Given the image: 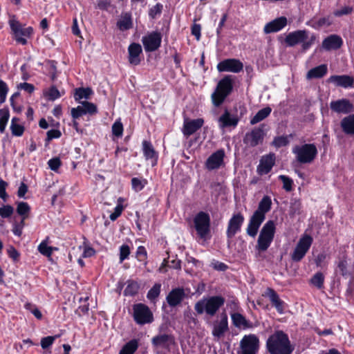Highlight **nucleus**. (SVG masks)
Here are the masks:
<instances>
[{
	"label": "nucleus",
	"instance_id": "45",
	"mask_svg": "<svg viewBox=\"0 0 354 354\" xmlns=\"http://www.w3.org/2000/svg\"><path fill=\"white\" fill-rule=\"evenodd\" d=\"M161 285L160 283H155L153 286L148 291L147 297L149 300L156 299L160 292Z\"/></svg>",
	"mask_w": 354,
	"mask_h": 354
},
{
	"label": "nucleus",
	"instance_id": "35",
	"mask_svg": "<svg viewBox=\"0 0 354 354\" xmlns=\"http://www.w3.org/2000/svg\"><path fill=\"white\" fill-rule=\"evenodd\" d=\"M117 27L122 31L130 29L132 27L131 15L128 12L122 14L120 19L117 21Z\"/></svg>",
	"mask_w": 354,
	"mask_h": 354
},
{
	"label": "nucleus",
	"instance_id": "24",
	"mask_svg": "<svg viewBox=\"0 0 354 354\" xmlns=\"http://www.w3.org/2000/svg\"><path fill=\"white\" fill-rule=\"evenodd\" d=\"M287 24V19L285 17H280L266 24L263 31L266 34L276 32L283 28Z\"/></svg>",
	"mask_w": 354,
	"mask_h": 354
},
{
	"label": "nucleus",
	"instance_id": "10",
	"mask_svg": "<svg viewBox=\"0 0 354 354\" xmlns=\"http://www.w3.org/2000/svg\"><path fill=\"white\" fill-rule=\"evenodd\" d=\"M9 24L12 31L14 33L15 40L22 44H27L26 37H29L32 33V28L31 27L23 28L21 24L16 19H10Z\"/></svg>",
	"mask_w": 354,
	"mask_h": 354
},
{
	"label": "nucleus",
	"instance_id": "43",
	"mask_svg": "<svg viewBox=\"0 0 354 354\" xmlns=\"http://www.w3.org/2000/svg\"><path fill=\"white\" fill-rule=\"evenodd\" d=\"M279 179H280L283 183V189L288 192L292 190L293 180L292 178L285 175H280L279 176Z\"/></svg>",
	"mask_w": 354,
	"mask_h": 354
},
{
	"label": "nucleus",
	"instance_id": "19",
	"mask_svg": "<svg viewBox=\"0 0 354 354\" xmlns=\"http://www.w3.org/2000/svg\"><path fill=\"white\" fill-rule=\"evenodd\" d=\"M275 164V154L269 153L261 157L257 166V172L259 175L268 174Z\"/></svg>",
	"mask_w": 354,
	"mask_h": 354
},
{
	"label": "nucleus",
	"instance_id": "3",
	"mask_svg": "<svg viewBox=\"0 0 354 354\" xmlns=\"http://www.w3.org/2000/svg\"><path fill=\"white\" fill-rule=\"evenodd\" d=\"M292 152L295 154L296 160L300 164L313 162L317 155V149L315 144L295 145Z\"/></svg>",
	"mask_w": 354,
	"mask_h": 354
},
{
	"label": "nucleus",
	"instance_id": "53",
	"mask_svg": "<svg viewBox=\"0 0 354 354\" xmlns=\"http://www.w3.org/2000/svg\"><path fill=\"white\" fill-rule=\"evenodd\" d=\"M14 212V208L11 205H4L0 207V216L2 218L10 217Z\"/></svg>",
	"mask_w": 354,
	"mask_h": 354
},
{
	"label": "nucleus",
	"instance_id": "14",
	"mask_svg": "<svg viewBox=\"0 0 354 354\" xmlns=\"http://www.w3.org/2000/svg\"><path fill=\"white\" fill-rule=\"evenodd\" d=\"M243 69V63L237 59H226L217 64L219 72H231L238 73Z\"/></svg>",
	"mask_w": 354,
	"mask_h": 354
},
{
	"label": "nucleus",
	"instance_id": "34",
	"mask_svg": "<svg viewBox=\"0 0 354 354\" xmlns=\"http://www.w3.org/2000/svg\"><path fill=\"white\" fill-rule=\"evenodd\" d=\"M327 70L328 68L326 64L319 65L308 71L306 75V78L308 80L313 78H321L326 74Z\"/></svg>",
	"mask_w": 354,
	"mask_h": 354
},
{
	"label": "nucleus",
	"instance_id": "41",
	"mask_svg": "<svg viewBox=\"0 0 354 354\" xmlns=\"http://www.w3.org/2000/svg\"><path fill=\"white\" fill-rule=\"evenodd\" d=\"M139 288V284L136 281L129 280L127 281V286L124 290V296H133L136 295Z\"/></svg>",
	"mask_w": 354,
	"mask_h": 354
},
{
	"label": "nucleus",
	"instance_id": "59",
	"mask_svg": "<svg viewBox=\"0 0 354 354\" xmlns=\"http://www.w3.org/2000/svg\"><path fill=\"white\" fill-rule=\"evenodd\" d=\"M48 165L53 171H57L61 166V160L59 158H53L48 161Z\"/></svg>",
	"mask_w": 354,
	"mask_h": 354
},
{
	"label": "nucleus",
	"instance_id": "50",
	"mask_svg": "<svg viewBox=\"0 0 354 354\" xmlns=\"http://www.w3.org/2000/svg\"><path fill=\"white\" fill-rule=\"evenodd\" d=\"M301 209V203L299 200L294 199L290 203V212L292 215L299 214Z\"/></svg>",
	"mask_w": 354,
	"mask_h": 354
},
{
	"label": "nucleus",
	"instance_id": "18",
	"mask_svg": "<svg viewBox=\"0 0 354 354\" xmlns=\"http://www.w3.org/2000/svg\"><path fill=\"white\" fill-rule=\"evenodd\" d=\"M225 151L219 149L214 152L206 160L205 167L211 171L218 169L223 164Z\"/></svg>",
	"mask_w": 354,
	"mask_h": 354
},
{
	"label": "nucleus",
	"instance_id": "36",
	"mask_svg": "<svg viewBox=\"0 0 354 354\" xmlns=\"http://www.w3.org/2000/svg\"><path fill=\"white\" fill-rule=\"evenodd\" d=\"M272 201L270 196H264L260 201L258 208L254 212H259L263 216H266V214L271 209Z\"/></svg>",
	"mask_w": 354,
	"mask_h": 354
},
{
	"label": "nucleus",
	"instance_id": "52",
	"mask_svg": "<svg viewBox=\"0 0 354 354\" xmlns=\"http://www.w3.org/2000/svg\"><path fill=\"white\" fill-rule=\"evenodd\" d=\"M8 91V88L6 83L0 80V104L5 102Z\"/></svg>",
	"mask_w": 354,
	"mask_h": 354
},
{
	"label": "nucleus",
	"instance_id": "12",
	"mask_svg": "<svg viewBox=\"0 0 354 354\" xmlns=\"http://www.w3.org/2000/svg\"><path fill=\"white\" fill-rule=\"evenodd\" d=\"M263 127L264 125L262 124L259 127L254 128L251 131L246 133L243 138L244 143L251 147L261 144L265 136Z\"/></svg>",
	"mask_w": 354,
	"mask_h": 354
},
{
	"label": "nucleus",
	"instance_id": "42",
	"mask_svg": "<svg viewBox=\"0 0 354 354\" xmlns=\"http://www.w3.org/2000/svg\"><path fill=\"white\" fill-rule=\"evenodd\" d=\"M324 281V276L322 272L315 273L310 279V283L318 289L323 287Z\"/></svg>",
	"mask_w": 354,
	"mask_h": 354
},
{
	"label": "nucleus",
	"instance_id": "1",
	"mask_svg": "<svg viewBox=\"0 0 354 354\" xmlns=\"http://www.w3.org/2000/svg\"><path fill=\"white\" fill-rule=\"evenodd\" d=\"M266 349L270 354H292L295 350L288 334L275 330L266 340Z\"/></svg>",
	"mask_w": 354,
	"mask_h": 354
},
{
	"label": "nucleus",
	"instance_id": "21",
	"mask_svg": "<svg viewBox=\"0 0 354 354\" xmlns=\"http://www.w3.org/2000/svg\"><path fill=\"white\" fill-rule=\"evenodd\" d=\"M142 46L138 43H132L128 47V60L130 64L137 66L141 62Z\"/></svg>",
	"mask_w": 354,
	"mask_h": 354
},
{
	"label": "nucleus",
	"instance_id": "44",
	"mask_svg": "<svg viewBox=\"0 0 354 354\" xmlns=\"http://www.w3.org/2000/svg\"><path fill=\"white\" fill-rule=\"evenodd\" d=\"M30 207L26 202H19L17 207V212L21 216H28Z\"/></svg>",
	"mask_w": 354,
	"mask_h": 354
},
{
	"label": "nucleus",
	"instance_id": "29",
	"mask_svg": "<svg viewBox=\"0 0 354 354\" xmlns=\"http://www.w3.org/2000/svg\"><path fill=\"white\" fill-rule=\"evenodd\" d=\"M142 151L145 158L151 160L152 166H155L157 164L158 156L150 142L147 140L142 142Z\"/></svg>",
	"mask_w": 354,
	"mask_h": 354
},
{
	"label": "nucleus",
	"instance_id": "37",
	"mask_svg": "<svg viewBox=\"0 0 354 354\" xmlns=\"http://www.w3.org/2000/svg\"><path fill=\"white\" fill-rule=\"evenodd\" d=\"M271 111L272 109L269 106L261 109L255 114L253 118H251L250 122V124L254 125L263 121L270 115Z\"/></svg>",
	"mask_w": 354,
	"mask_h": 354
},
{
	"label": "nucleus",
	"instance_id": "33",
	"mask_svg": "<svg viewBox=\"0 0 354 354\" xmlns=\"http://www.w3.org/2000/svg\"><path fill=\"white\" fill-rule=\"evenodd\" d=\"M340 127L346 135H354V114L344 117L340 122Z\"/></svg>",
	"mask_w": 354,
	"mask_h": 354
},
{
	"label": "nucleus",
	"instance_id": "64",
	"mask_svg": "<svg viewBox=\"0 0 354 354\" xmlns=\"http://www.w3.org/2000/svg\"><path fill=\"white\" fill-rule=\"evenodd\" d=\"M46 135V140L48 141H50L54 138H59L61 136L62 133L58 129H50L47 132Z\"/></svg>",
	"mask_w": 354,
	"mask_h": 354
},
{
	"label": "nucleus",
	"instance_id": "17",
	"mask_svg": "<svg viewBox=\"0 0 354 354\" xmlns=\"http://www.w3.org/2000/svg\"><path fill=\"white\" fill-rule=\"evenodd\" d=\"M266 218V216H263L259 212H254L250 217L248 227L246 229L247 234L251 237H255L259 231V228Z\"/></svg>",
	"mask_w": 354,
	"mask_h": 354
},
{
	"label": "nucleus",
	"instance_id": "47",
	"mask_svg": "<svg viewBox=\"0 0 354 354\" xmlns=\"http://www.w3.org/2000/svg\"><path fill=\"white\" fill-rule=\"evenodd\" d=\"M80 103L84 107L83 109L85 111V114L88 113L90 115H93L97 112V106L93 103L87 101H84Z\"/></svg>",
	"mask_w": 354,
	"mask_h": 354
},
{
	"label": "nucleus",
	"instance_id": "54",
	"mask_svg": "<svg viewBox=\"0 0 354 354\" xmlns=\"http://www.w3.org/2000/svg\"><path fill=\"white\" fill-rule=\"evenodd\" d=\"M162 8H163V6L161 3H156L154 6H153L149 10V17L151 19H155L157 15H160V13L162 12Z\"/></svg>",
	"mask_w": 354,
	"mask_h": 354
},
{
	"label": "nucleus",
	"instance_id": "32",
	"mask_svg": "<svg viewBox=\"0 0 354 354\" xmlns=\"http://www.w3.org/2000/svg\"><path fill=\"white\" fill-rule=\"evenodd\" d=\"M328 81L344 88L351 86L353 83V78L348 75H332Z\"/></svg>",
	"mask_w": 354,
	"mask_h": 354
},
{
	"label": "nucleus",
	"instance_id": "57",
	"mask_svg": "<svg viewBox=\"0 0 354 354\" xmlns=\"http://www.w3.org/2000/svg\"><path fill=\"white\" fill-rule=\"evenodd\" d=\"M10 129L12 131V134L15 136H21L24 131V127L19 124V123L11 124Z\"/></svg>",
	"mask_w": 354,
	"mask_h": 354
},
{
	"label": "nucleus",
	"instance_id": "56",
	"mask_svg": "<svg viewBox=\"0 0 354 354\" xmlns=\"http://www.w3.org/2000/svg\"><path fill=\"white\" fill-rule=\"evenodd\" d=\"M130 254V248L127 245H122L120 248V261L122 263L127 259Z\"/></svg>",
	"mask_w": 354,
	"mask_h": 354
},
{
	"label": "nucleus",
	"instance_id": "25",
	"mask_svg": "<svg viewBox=\"0 0 354 354\" xmlns=\"http://www.w3.org/2000/svg\"><path fill=\"white\" fill-rule=\"evenodd\" d=\"M228 321L226 314H223L218 322L214 324L212 335L214 337L220 338L223 337L225 332L228 330Z\"/></svg>",
	"mask_w": 354,
	"mask_h": 354
},
{
	"label": "nucleus",
	"instance_id": "38",
	"mask_svg": "<svg viewBox=\"0 0 354 354\" xmlns=\"http://www.w3.org/2000/svg\"><path fill=\"white\" fill-rule=\"evenodd\" d=\"M138 346V340L133 339L122 346L119 354H133L137 351Z\"/></svg>",
	"mask_w": 354,
	"mask_h": 354
},
{
	"label": "nucleus",
	"instance_id": "15",
	"mask_svg": "<svg viewBox=\"0 0 354 354\" xmlns=\"http://www.w3.org/2000/svg\"><path fill=\"white\" fill-rule=\"evenodd\" d=\"M244 222V216L241 213L234 214L228 222L226 235L228 239L233 238L241 230Z\"/></svg>",
	"mask_w": 354,
	"mask_h": 354
},
{
	"label": "nucleus",
	"instance_id": "6",
	"mask_svg": "<svg viewBox=\"0 0 354 354\" xmlns=\"http://www.w3.org/2000/svg\"><path fill=\"white\" fill-rule=\"evenodd\" d=\"M133 319L140 325L150 324L153 320V317L149 308L143 304H135L133 307Z\"/></svg>",
	"mask_w": 354,
	"mask_h": 354
},
{
	"label": "nucleus",
	"instance_id": "26",
	"mask_svg": "<svg viewBox=\"0 0 354 354\" xmlns=\"http://www.w3.org/2000/svg\"><path fill=\"white\" fill-rule=\"evenodd\" d=\"M343 44L342 38L337 35H331L325 38L322 41V48L326 50H337Z\"/></svg>",
	"mask_w": 354,
	"mask_h": 354
},
{
	"label": "nucleus",
	"instance_id": "61",
	"mask_svg": "<svg viewBox=\"0 0 354 354\" xmlns=\"http://www.w3.org/2000/svg\"><path fill=\"white\" fill-rule=\"evenodd\" d=\"M316 40V37L315 35H312L310 38H308L306 40L302 41V49L303 50H306L311 47V46L315 43Z\"/></svg>",
	"mask_w": 354,
	"mask_h": 354
},
{
	"label": "nucleus",
	"instance_id": "55",
	"mask_svg": "<svg viewBox=\"0 0 354 354\" xmlns=\"http://www.w3.org/2000/svg\"><path fill=\"white\" fill-rule=\"evenodd\" d=\"M57 336H47L41 338V346L42 348L46 349L50 347L55 340Z\"/></svg>",
	"mask_w": 354,
	"mask_h": 354
},
{
	"label": "nucleus",
	"instance_id": "9",
	"mask_svg": "<svg viewBox=\"0 0 354 354\" xmlns=\"http://www.w3.org/2000/svg\"><path fill=\"white\" fill-rule=\"evenodd\" d=\"M313 243V238L310 235H304L297 243L291 258L294 261H300L310 249Z\"/></svg>",
	"mask_w": 354,
	"mask_h": 354
},
{
	"label": "nucleus",
	"instance_id": "7",
	"mask_svg": "<svg viewBox=\"0 0 354 354\" xmlns=\"http://www.w3.org/2000/svg\"><path fill=\"white\" fill-rule=\"evenodd\" d=\"M195 229L198 236L204 239L210 231V218L207 213L200 212L194 218Z\"/></svg>",
	"mask_w": 354,
	"mask_h": 354
},
{
	"label": "nucleus",
	"instance_id": "13",
	"mask_svg": "<svg viewBox=\"0 0 354 354\" xmlns=\"http://www.w3.org/2000/svg\"><path fill=\"white\" fill-rule=\"evenodd\" d=\"M162 35L158 31H153L142 38V42L146 52L156 50L161 44Z\"/></svg>",
	"mask_w": 354,
	"mask_h": 354
},
{
	"label": "nucleus",
	"instance_id": "5",
	"mask_svg": "<svg viewBox=\"0 0 354 354\" xmlns=\"http://www.w3.org/2000/svg\"><path fill=\"white\" fill-rule=\"evenodd\" d=\"M275 233V224L273 221H267L263 226L258 240L257 248L259 251H266L273 241Z\"/></svg>",
	"mask_w": 354,
	"mask_h": 354
},
{
	"label": "nucleus",
	"instance_id": "60",
	"mask_svg": "<svg viewBox=\"0 0 354 354\" xmlns=\"http://www.w3.org/2000/svg\"><path fill=\"white\" fill-rule=\"evenodd\" d=\"M32 307H33V306L30 303H27L25 304L26 309L29 310L35 315V317L37 319H41L42 317L41 313L40 312V310L38 308H32Z\"/></svg>",
	"mask_w": 354,
	"mask_h": 354
},
{
	"label": "nucleus",
	"instance_id": "46",
	"mask_svg": "<svg viewBox=\"0 0 354 354\" xmlns=\"http://www.w3.org/2000/svg\"><path fill=\"white\" fill-rule=\"evenodd\" d=\"M147 184V180L145 179H140L138 178H133L131 179V185L133 189L136 192L141 191Z\"/></svg>",
	"mask_w": 354,
	"mask_h": 354
},
{
	"label": "nucleus",
	"instance_id": "16",
	"mask_svg": "<svg viewBox=\"0 0 354 354\" xmlns=\"http://www.w3.org/2000/svg\"><path fill=\"white\" fill-rule=\"evenodd\" d=\"M330 109L335 113L348 114L353 111V104L347 99L343 98L330 103Z\"/></svg>",
	"mask_w": 354,
	"mask_h": 354
},
{
	"label": "nucleus",
	"instance_id": "49",
	"mask_svg": "<svg viewBox=\"0 0 354 354\" xmlns=\"http://www.w3.org/2000/svg\"><path fill=\"white\" fill-rule=\"evenodd\" d=\"M289 143L288 136H277L275 137L272 141V145L277 147L280 148L281 147H285L288 145Z\"/></svg>",
	"mask_w": 354,
	"mask_h": 354
},
{
	"label": "nucleus",
	"instance_id": "20",
	"mask_svg": "<svg viewBox=\"0 0 354 354\" xmlns=\"http://www.w3.org/2000/svg\"><path fill=\"white\" fill-rule=\"evenodd\" d=\"M308 38V32L306 30H299L290 32L285 39V42L289 46H294Z\"/></svg>",
	"mask_w": 354,
	"mask_h": 354
},
{
	"label": "nucleus",
	"instance_id": "11",
	"mask_svg": "<svg viewBox=\"0 0 354 354\" xmlns=\"http://www.w3.org/2000/svg\"><path fill=\"white\" fill-rule=\"evenodd\" d=\"M241 354H257L259 348V338L253 334L245 335L240 342Z\"/></svg>",
	"mask_w": 354,
	"mask_h": 354
},
{
	"label": "nucleus",
	"instance_id": "8",
	"mask_svg": "<svg viewBox=\"0 0 354 354\" xmlns=\"http://www.w3.org/2000/svg\"><path fill=\"white\" fill-rule=\"evenodd\" d=\"M335 274L340 275L345 279L352 277L354 268L351 264V259L346 254L338 257L335 262Z\"/></svg>",
	"mask_w": 354,
	"mask_h": 354
},
{
	"label": "nucleus",
	"instance_id": "48",
	"mask_svg": "<svg viewBox=\"0 0 354 354\" xmlns=\"http://www.w3.org/2000/svg\"><path fill=\"white\" fill-rule=\"evenodd\" d=\"M38 250L39 252L48 257H50L53 253V247H50L47 245V243L46 241H42L38 246Z\"/></svg>",
	"mask_w": 354,
	"mask_h": 354
},
{
	"label": "nucleus",
	"instance_id": "2",
	"mask_svg": "<svg viewBox=\"0 0 354 354\" xmlns=\"http://www.w3.org/2000/svg\"><path fill=\"white\" fill-rule=\"evenodd\" d=\"M225 301V299L219 295L203 298L195 304L194 310L198 315L205 313L209 317H213L223 306Z\"/></svg>",
	"mask_w": 354,
	"mask_h": 354
},
{
	"label": "nucleus",
	"instance_id": "40",
	"mask_svg": "<svg viewBox=\"0 0 354 354\" xmlns=\"http://www.w3.org/2000/svg\"><path fill=\"white\" fill-rule=\"evenodd\" d=\"M168 266L169 267L176 269V270H180L181 269V261L178 259H174L171 261H167L166 259H164L162 265L160 266L159 268V271L160 272H166L167 270L165 269V268Z\"/></svg>",
	"mask_w": 354,
	"mask_h": 354
},
{
	"label": "nucleus",
	"instance_id": "31",
	"mask_svg": "<svg viewBox=\"0 0 354 354\" xmlns=\"http://www.w3.org/2000/svg\"><path fill=\"white\" fill-rule=\"evenodd\" d=\"M233 325L239 328H251L252 324L247 320L245 317L239 313H234L231 315Z\"/></svg>",
	"mask_w": 354,
	"mask_h": 354
},
{
	"label": "nucleus",
	"instance_id": "63",
	"mask_svg": "<svg viewBox=\"0 0 354 354\" xmlns=\"http://www.w3.org/2000/svg\"><path fill=\"white\" fill-rule=\"evenodd\" d=\"M48 97L50 100H55L60 97L59 91L55 86H51L48 92Z\"/></svg>",
	"mask_w": 354,
	"mask_h": 354
},
{
	"label": "nucleus",
	"instance_id": "22",
	"mask_svg": "<svg viewBox=\"0 0 354 354\" xmlns=\"http://www.w3.org/2000/svg\"><path fill=\"white\" fill-rule=\"evenodd\" d=\"M239 121L238 116L231 114L227 110H225L218 120L219 127L221 129L230 127H235L237 126Z\"/></svg>",
	"mask_w": 354,
	"mask_h": 354
},
{
	"label": "nucleus",
	"instance_id": "23",
	"mask_svg": "<svg viewBox=\"0 0 354 354\" xmlns=\"http://www.w3.org/2000/svg\"><path fill=\"white\" fill-rule=\"evenodd\" d=\"M203 123L204 120L202 118H197L189 121L185 120L182 130L184 136L189 137L192 135L201 128Z\"/></svg>",
	"mask_w": 354,
	"mask_h": 354
},
{
	"label": "nucleus",
	"instance_id": "27",
	"mask_svg": "<svg viewBox=\"0 0 354 354\" xmlns=\"http://www.w3.org/2000/svg\"><path fill=\"white\" fill-rule=\"evenodd\" d=\"M151 342L154 346L168 348L174 343V339L171 335L160 334L153 337Z\"/></svg>",
	"mask_w": 354,
	"mask_h": 354
},
{
	"label": "nucleus",
	"instance_id": "51",
	"mask_svg": "<svg viewBox=\"0 0 354 354\" xmlns=\"http://www.w3.org/2000/svg\"><path fill=\"white\" fill-rule=\"evenodd\" d=\"M113 135L117 138H120L123 133V125L120 120L115 121L112 125Z\"/></svg>",
	"mask_w": 354,
	"mask_h": 354
},
{
	"label": "nucleus",
	"instance_id": "62",
	"mask_svg": "<svg viewBox=\"0 0 354 354\" xmlns=\"http://www.w3.org/2000/svg\"><path fill=\"white\" fill-rule=\"evenodd\" d=\"M353 8L350 6H345L340 10H335L333 14L335 17H341L349 15L352 12Z\"/></svg>",
	"mask_w": 354,
	"mask_h": 354
},
{
	"label": "nucleus",
	"instance_id": "39",
	"mask_svg": "<svg viewBox=\"0 0 354 354\" xmlns=\"http://www.w3.org/2000/svg\"><path fill=\"white\" fill-rule=\"evenodd\" d=\"M93 94V91L90 88H78L75 89L74 98L75 101L81 102L82 99L87 100Z\"/></svg>",
	"mask_w": 354,
	"mask_h": 354
},
{
	"label": "nucleus",
	"instance_id": "58",
	"mask_svg": "<svg viewBox=\"0 0 354 354\" xmlns=\"http://www.w3.org/2000/svg\"><path fill=\"white\" fill-rule=\"evenodd\" d=\"M83 108L82 105H80L71 109V116L73 119H77L83 115H85V111Z\"/></svg>",
	"mask_w": 354,
	"mask_h": 354
},
{
	"label": "nucleus",
	"instance_id": "28",
	"mask_svg": "<svg viewBox=\"0 0 354 354\" xmlns=\"http://www.w3.org/2000/svg\"><path fill=\"white\" fill-rule=\"evenodd\" d=\"M185 291L183 288H177L173 289L167 296V301L168 304L174 307L178 305L185 297Z\"/></svg>",
	"mask_w": 354,
	"mask_h": 354
},
{
	"label": "nucleus",
	"instance_id": "4",
	"mask_svg": "<svg viewBox=\"0 0 354 354\" xmlns=\"http://www.w3.org/2000/svg\"><path fill=\"white\" fill-rule=\"evenodd\" d=\"M232 88V80L230 75H227L221 79L218 83L216 89L212 94L213 104L215 106H219L231 93Z\"/></svg>",
	"mask_w": 354,
	"mask_h": 354
},
{
	"label": "nucleus",
	"instance_id": "30",
	"mask_svg": "<svg viewBox=\"0 0 354 354\" xmlns=\"http://www.w3.org/2000/svg\"><path fill=\"white\" fill-rule=\"evenodd\" d=\"M266 295L269 298L272 305L275 307L279 313H283V301L279 298L278 294L272 288L266 290Z\"/></svg>",
	"mask_w": 354,
	"mask_h": 354
}]
</instances>
